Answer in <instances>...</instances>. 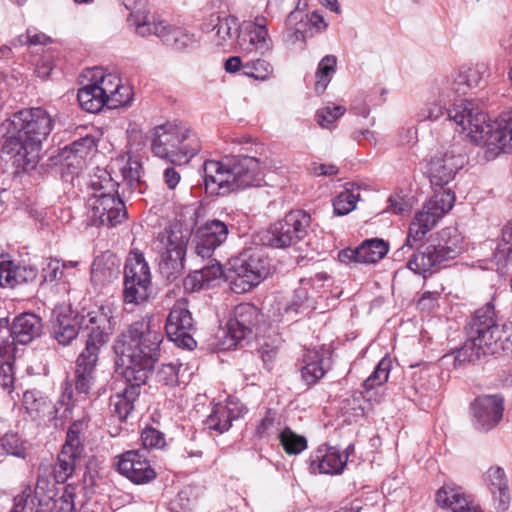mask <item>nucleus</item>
I'll return each instance as SVG.
<instances>
[{
  "instance_id": "1",
  "label": "nucleus",
  "mask_w": 512,
  "mask_h": 512,
  "mask_svg": "<svg viewBox=\"0 0 512 512\" xmlns=\"http://www.w3.org/2000/svg\"><path fill=\"white\" fill-rule=\"evenodd\" d=\"M163 339L160 324L153 316L133 322L114 340L116 371L125 381L145 384L160 357Z\"/></svg>"
},
{
  "instance_id": "2",
  "label": "nucleus",
  "mask_w": 512,
  "mask_h": 512,
  "mask_svg": "<svg viewBox=\"0 0 512 512\" xmlns=\"http://www.w3.org/2000/svg\"><path fill=\"white\" fill-rule=\"evenodd\" d=\"M53 122L50 114L41 107L15 112L1 124L3 153L10 155L18 168H34L41 144L51 133Z\"/></svg>"
},
{
  "instance_id": "3",
  "label": "nucleus",
  "mask_w": 512,
  "mask_h": 512,
  "mask_svg": "<svg viewBox=\"0 0 512 512\" xmlns=\"http://www.w3.org/2000/svg\"><path fill=\"white\" fill-rule=\"evenodd\" d=\"M206 192L224 195L230 191L261 186L263 168L251 156H230L220 161L207 160L203 164Z\"/></svg>"
},
{
  "instance_id": "4",
  "label": "nucleus",
  "mask_w": 512,
  "mask_h": 512,
  "mask_svg": "<svg viewBox=\"0 0 512 512\" xmlns=\"http://www.w3.org/2000/svg\"><path fill=\"white\" fill-rule=\"evenodd\" d=\"M449 119L471 139L496 146L505 153L512 152V110L502 113L493 124L472 101H461L449 110Z\"/></svg>"
},
{
  "instance_id": "5",
  "label": "nucleus",
  "mask_w": 512,
  "mask_h": 512,
  "mask_svg": "<svg viewBox=\"0 0 512 512\" xmlns=\"http://www.w3.org/2000/svg\"><path fill=\"white\" fill-rule=\"evenodd\" d=\"M92 194L87 200V218L91 225L115 227L127 217L117 184L106 170H98L91 178Z\"/></svg>"
},
{
  "instance_id": "6",
  "label": "nucleus",
  "mask_w": 512,
  "mask_h": 512,
  "mask_svg": "<svg viewBox=\"0 0 512 512\" xmlns=\"http://www.w3.org/2000/svg\"><path fill=\"white\" fill-rule=\"evenodd\" d=\"M151 149L155 156L172 163L188 162L201 149L195 132L184 124L165 123L152 131Z\"/></svg>"
},
{
  "instance_id": "7",
  "label": "nucleus",
  "mask_w": 512,
  "mask_h": 512,
  "mask_svg": "<svg viewBox=\"0 0 512 512\" xmlns=\"http://www.w3.org/2000/svg\"><path fill=\"white\" fill-rule=\"evenodd\" d=\"M193 226L186 228L175 223L160 233L154 242L160 274L173 282L184 274L187 244Z\"/></svg>"
},
{
  "instance_id": "8",
  "label": "nucleus",
  "mask_w": 512,
  "mask_h": 512,
  "mask_svg": "<svg viewBox=\"0 0 512 512\" xmlns=\"http://www.w3.org/2000/svg\"><path fill=\"white\" fill-rule=\"evenodd\" d=\"M123 4L131 12L129 21L135 26L138 35L142 37L155 35L178 50L195 45L196 38L193 34L182 28L171 27L164 20L151 17L145 9L146 0H123Z\"/></svg>"
},
{
  "instance_id": "9",
  "label": "nucleus",
  "mask_w": 512,
  "mask_h": 512,
  "mask_svg": "<svg viewBox=\"0 0 512 512\" xmlns=\"http://www.w3.org/2000/svg\"><path fill=\"white\" fill-rule=\"evenodd\" d=\"M270 273V260L263 248H248L232 260L227 276L234 293L242 294L257 286Z\"/></svg>"
},
{
  "instance_id": "10",
  "label": "nucleus",
  "mask_w": 512,
  "mask_h": 512,
  "mask_svg": "<svg viewBox=\"0 0 512 512\" xmlns=\"http://www.w3.org/2000/svg\"><path fill=\"white\" fill-rule=\"evenodd\" d=\"M310 223L311 216L306 211H290L265 232L262 241L273 248L293 246L307 235Z\"/></svg>"
},
{
  "instance_id": "11",
  "label": "nucleus",
  "mask_w": 512,
  "mask_h": 512,
  "mask_svg": "<svg viewBox=\"0 0 512 512\" xmlns=\"http://www.w3.org/2000/svg\"><path fill=\"white\" fill-rule=\"evenodd\" d=\"M79 327L86 337L83 352L99 356L101 348L109 341L115 328L112 307L102 305L82 315Z\"/></svg>"
},
{
  "instance_id": "12",
  "label": "nucleus",
  "mask_w": 512,
  "mask_h": 512,
  "mask_svg": "<svg viewBox=\"0 0 512 512\" xmlns=\"http://www.w3.org/2000/svg\"><path fill=\"white\" fill-rule=\"evenodd\" d=\"M466 156L459 145L441 148L430 159L428 173L433 186L443 187L451 182L464 166Z\"/></svg>"
},
{
  "instance_id": "13",
  "label": "nucleus",
  "mask_w": 512,
  "mask_h": 512,
  "mask_svg": "<svg viewBox=\"0 0 512 512\" xmlns=\"http://www.w3.org/2000/svg\"><path fill=\"white\" fill-rule=\"evenodd\" d=\"M193 326V318L187 302L184 299L176 301L168 314L165 325L168 339L178 347L193 349L196 346V341L191 335Z\"/></svg>"
},
{
  "instance_id": "14",
  "label": "nucleus",
  "mask_w": 512,
  "mask_h": 512,
  "mask_svg": "<svg viewBox=\"0 0 512 512\" xmlns=\"http://www.w3.org/2000/svg\"><path fill=\"white\" fill-rule=\"evenodd\" d=\"M502 334L503 331L496 322V313L492 302H487L474 312L469 322L468 335L498 351Z\"/></svg>"
},
{
  "instance_id": "15",
  "label": "nucleus",
  "mask_w": 512,
  "mask_h": 512,
  "mask_svg": "<svg viewBox=\"0 0 512 512\" xmlns=\"http://www.w3.org/2000/svg\"><path fill=\"white\" fill-rule=\"evenodd\" d=\"M504 397L501 394L481 395L471 403L472 423L480 432L494 429L502 420Z\"/></svg>"
},
{
  "instance_id": "16",
  "label": "nucleus",
  "mask_w": 512,
  "mask_h": 512,
  "mask_svg": "<svg viewBox=\"0 0 512 512\" xmlns=\"http://www.w3.org/2000/svg\"><path fill=\"white\" fill-rule=\"evenodd\" d=\"M42 320L33 313H23L17 316L10 328H0V346L11 348L16 342L28 344L42 333Z\"/></svg>"
},
{
  "instance_id": "17",
  "label": "nucleus",
  "mask_w": 512,
  "mask_h": 512,
  "mask_svg": "<svg viewBox=\"0 0 512 512\" xmlns=\"http://www.w3.org/2000/svg\"><path fill=\"white\" fill-rule=\"evenodd\" d=\"M262 314L251 303H241L234 308L233 316L227 323V334L231 339V345H237L243 340L257 334L258 325Z\"/></svg>"
},
{
  "instance_id": "18",
  "label": "nucleus",
  "mask_w": 512,
  "mask_h": 512,
  "mask_svg": "<svg viewBox=\"0 0 512 512\" xmlns=\"http://www.w3.org/2000/svg\"><path fill=\"white\" fill-rule=\"evenodd\" d=\"M116 467L121 475L137 485L150 483L156 478V471L140 450H129L117 456Z\"/></svg>"
},
{
  "instance_id": "19",
  "label": "nucleus",
  "mask_w": 512,
  "mask_h": 512,
  "mask_svg": "<svg viewBox=\"0 0 512 512\" xmlns=\"http://www.w3.org/2000/svg\"><path fill=\"white\" fill-rule=\"evenodd\" d=\"M435 502L440 508L451 512H484L472 494L453 482L444 483L437 490Z\"/></svg>"
},
{
  "instance_id": "20",
  "label": "nucleus",
  "mask_w": 512,
  "mask_h": 512,
  "mask_svg": "<svg viewBox=\"0 0 512 512\" xmlns=\"http://www.w3.org/2000/svg\"><path fill=\"white\" fill-rule=\"evenodd\" d=\"M440 219L441 218L436 215L434 211L427 209L424 204L422 209L415 214L410 223L405 243L394 252V259L397 261L404 260L406 254H408L424 239L426 234L437 225Z\"/></svg>"
},
{
  "instance_id": "21",
  "label": "nucleus",
  "mask_w": 512,
  "mask_h": 512,
  "mask_svg": "<svg viewBox=\"0 0 512 512\" xmlns=\"http://www.w3.org/2000/svg\"><path fill=\"white\" fill-rule=\"evenodd\" d=\"M96 354L81 352L76 360L74 392L65 389L68 399L75 402L86 400L95 382V369L98 362Z\"/></svg>"
},
{
  "instance_id": "22",
  "label": "nucleus",
  "mask_w": 512,
  "mask_h": 512,
  "mask_svg": "<svg viewBox=\"0 0 512 512\" xmlns=\"http://www.w3.org/2000/svg\"><path fill=\"white\" fill-rule=\"evenodd\" d=\"M229 234L228 226L223 221L212 219L206 221L196 232L194 243L195 254L202 259H210Z\"/></svg>"
},
{
  "instance_id": "23",
  "label": "nucleus",
  "mask_w": 512,
  "mask_h": 512,
  "mask_svg": "<svg viewBox=\"0 0 512 512\" xmlns=\"http://www.w3.org/2000/svg\"><path fill=\"white\" fill-rule=\"evenodd\" d=\"M487 67L485 64H477L474 67L461 70L451 77L439 81V95L443 98L465 95L467 91L480 84Z\"/></svg>"
},
{
  "instance_id": "24",
  "label": "nucleus",
  "mask_w": 512,
  "mask_h": 512,
  "mask_svg": "<svg viewBox=\"0 0 512 512\" xmlns=\"http://www.w3.org/2000/svg\"><path fill=\"white\" fill-rule=\"evenodd\" d=\"M483 481L492 497L497 512H506L510 507L511 494L507 475L500 466H491L483 474Z\"/></svg>"
},
{
  "instance_id": "25",
  "label": "nucleus",
  "mask_w": 512,
  "mask_h": 512,
  "mask_svg": "<svg viewBox=\"0 0 512 512\" xmlns=\"http://www.w3.org/2000/svg\"><path fill=\"white\" fill-rule=\"evenodd\" d=\"M38 270L32 265H19L5 256L0 257V286L14 288L33 282Z\"/></svg>"
},
{
  "instance_id": "26",
  "label": "nucleus",
  "mask_w": 512,
  "mask_h": 512,
  "mask_svg": "<svg viewBox=\"0 0 512 512\" xmlns=\"http://www.w3.org/2000/svg\"><path fill=\"white\" fill-rule=\"evenodd\" d=\"M119 170L122 176L121 182L117 184V191L122 189L125 194L128 191L130 194H142L145 190V183L141 180L142 165L137 158L128 157L126 160L121 158L119 161Z\"/></svg>"
},
{
  "instance_id": "27",
  "label": "nucleus",
  "mask_w": 512,
  "mask_h": 512,
  "mask_svg": "<svg viewBox=\"0 0 512 512\" xmlns=\"http://www.w3.org/2000/svg\"><path fill=\"white\" fill-rule=\"evenodd\" d=\"M326 281H329V276L326 273H317L311 278L301 279L299 287L294 291L292 302L285 308V311L299 313L306 308L315 307V297L313 294H310L309 286H314L315 283Z\"/></svg>"
},
{
  "instance_id": "28",
  "label": "nucleus",
  "mask_w": 512,
  "mask_h": 512,
  "mask_svg": "<svg viewBox=\"0 0 512 512\" xmlns=\"http://www.w3.org/2000/svg\"><path fill=\"white\" fill-rule=\"evenodd\" d=\"M346 465V458L340 452L330 447L325 451L318 450L315 455L311 457L310 467L313 471L316 469L322 474H339L343 471Z\"/></svg>"
},
{
  "instance_id": "29",
  "label": "nucleus",
  "mask_w": 512,
  "mask_h": 512,
  "mask_svg": "<svg viewBox=\"0 0 512 512\" xmlns=\"http://www.w3.org/2000/svg\"><path fill=\"white\" fill-rule=\"evenodd\" d=\"M127 387L110 397V405L113 407L114 414L120 421L127 419L134 408V402L138 398L139 388L142 384L136 381H126Z\"/></svg>"
},
{
  "instance_id": "30",
  "label": "nucleus",
  "mask_w": 512,
  "mask_h": 512,
  "mask_svg": "<svg viewBox=\"0 0 512 512\" xmlns=\"http://www.w3.org/2000/svg\"><path fill=\"white\" fill-rule=\"evenodd\" d=\"M304 366L301 368V377L304 382L311 386L324 377L327 369L328 359L323 353L317 350H308L303 357Z\"/></svg>"
},
{
  "instance_id": "31",
  "label": "nucleus",
  "mask_w": 512,
  "mask_h": 512,
  "mask_svg": "<svg viewBox=\"0 0 512 512\" xmlns=\"http://www.w3.org/2000/svg\"><path fill=\"white\" fill-rule=\"evenodd\" d=\"M443 260L436 245L421 246L407 263V267L416 274H425Z\"/></svg>"
},
{
  "instance_id": "32",
  "label": "nucleus",
  "mask_w": 512,
  "mask_h": 512,
  "mask_svg": "<svg viewBox=\"0 0 512 512\" xmlns=\"http://www.w3.org/2000/svg\"><path fill=\"white\" fill-rule=\"evenodd\" d=\"M152 281L151 271L144 254L137 248L132 249L124 266V281Z\"/></svg>"
},
{
  "instance_id": "33",
  "label": "nucleus",
  "mask_w": 512,
  "mask_h": 512,
  "mask_svg": "<svg viewBox=\"0 0 512 512\" xmlns=\"http://www.w3.org/2000/svg\"><path fill=\"white\" fill-rule=\"evenodd\" d=\"M267 18L264 16H257L253 21V28L249 30L248 37L249 43L244 48L247 52L256 51L264 54L272 47V40L267 30Z\"/></svg>"
},
{
  "instance_id": "34",
  "label": "nucleus",
  "mask_w": 512,
  "mask_h": 512,
  "mask_svg": "<svg viewBox=\"0 0 512 512\" xmlns=\"http://www.w3.org/2000/svg\"><path fill=\"white\" fill-rule=\"evenodd\" d=\"M79 321L70 314L59 313L51 325V334L61 345H68L78 335Z\"/></svg>"
},
{
  "instance_id": "35",
  "label": "nucleus",
  "mask_w": 512,
  "mask_h": 512,
  "mask_svg": "<svg viewBox=\"0 0 512 512\" xmlns=\"http://www.w3.org/2000/svg\"><path fill=\"white\" fill-rule=\"evenodd\" d=\"M441 240L443 243H439L436 246L444 261L455 258L465 249L464 238L455 227L443 229Z\"/></svg>"
},
{
  "instance_id": "36",
  "label": "nucleus",
  "mask_w": 512,
  "mask_h": 512,
  "mask_svg": "<svg viewBox=\"0 0 512 512\" xmlns=\"http://www.w3.org/2000/svg\"><path fill=\"white\" fill-rule=\"evenodd\" d=\"M239 415L240 412H234L228 405L216 404L206 419L207 428L222 434L230 429L232 421Z\"/></svg>"
},
{
  "instance_id": "37",
  "label": "nucleus",
  "mask_w": 512,
  "mask_h": 512,
  "mask_svg": "<svg viewBox=\"0 0 512 512\" xmlns=\"http://www.w3.org/2000/svg\"><path fill=\"white\" fill-rule=\"evenodd\" d=\"M104 91L93 81L92 83L80 88L77 93V99L80 106L87 112L97 113L105 105L107 106V98H104Z\"/></svg>"
},
{
  "instance_id": "38",
  "label": "nucleus",
  "mask_w": 512,
  "mask_h": 512,
  "mask_svg": "<svg viewBox=\"0 0 512 512\" xmlns=\"http://www.w3.org/2000/svg\"><path fill=\"white\" fill-rule=\"evenodd\" d=\"M495 353H497L496 349L488 347V345H484V342L468 335L466 342L456 351L455 363L462 365L466 362H472L479 359L481 355Z\"/></svg>"
},
{
  "instance_id": "39",
  "label": "nucleus",
  "mask_w": 512,
  "mask_h": 512,
  "mask_svg": "<svg viewBox=\"0 0 512 512\" xmlns=\"http://www.w3.org/2000/svg\"><path fill=\"white\" fill-rule=\"evenodd\" d=\"M388 243L379 238L367 239L358 246V263H376L387 253Z\"/></svg>"
},
{
  "instance_id": "40",
  "label": "nucleus",
  "mask_w": 512,
  "mask_h": 512,
  "mask_svg": "<svg viewBox=\"0 0 512 512\" xmlns=\"http://www.w3.org/2000/svg\"><path fill=\"white\" fill-rule=\"evenodd\" d=\"M152 281H124L123 299L127 304H141L148 300Z\"/></svg>"
},
{
  "instance_id": "41",
  "label": "nucleus",
  "mask_w": 512,
  "mask_h": 512,
  "mask_svg": "<svg viewBox=\"0 0 512 512\" xmlns=\"http://www.w3.org/2000/svg\"><path fill=\"white\" fill-rule=\"evenodd\" d=\"M28 447L17 433L9 432L0 438V456H13L25 459Z\"/></svg>"
},
{
  "instance_id": "42",
  "label": "nucleus",
  "mask_w": 512,
  "mask_h": 512,
  "mask_svg": "<svg viewBox=\"0 0 512 512\" xmlns=\"http://www.w3.org/2000/svg\"><path fill=\"white\" fill-rule=\"evenodd\" d=\"M337 58L334 55H326L321 59L315 74V91L322 94L331 81L332 74L335 72Z\"/></svg>"
},
{
  "instance_id": "43",
  "label": "nucleus",
  "mask_w": 512,
  "mask_h": 512,
  "mask_svg": "<svg viewBox=\"0 0 512 512\" xmlns=\"http://www.w3.org/2000/svg\"><path fill=\"white\" fill-rule=\"evenodd\" d=\"M436 91H437V98H438V100L435 101V102L429 103L425 108H423L419 112L418 118H419L420 121H425V120L435 121V120L439 119L443 115V113H444V110H445L447 102H450V101L454 100V103L452 105V107H453L455 104H459V103H461V101H465L464 99H461L460 101H457L456 100L457 96H450L449 98H447V97L446 98L440 97V95H439V82L436 85ZM452 107L447 109V113L448 114H449V110Z\"/></svg>"
},
{
  "instance_id": "44",
  "label": "nucleus",
  "mask_w": 512,
  "mask_h": 512,
  "mask_svg": "<svg viewBox=\"0 0 512 512\" xmlns=\"http://www.w3.org/2000/svg\"><path fill=\"white\" fill-rule=\"evenodd\" d=\"M216 31L217 45L224 46L233 35L238 34L239 23L234 16H216V23L213 26Z\"/></svg>"
},
{
  "instance_id": "45",
  "label": "nucleus",
  "mask_w": 512,
  "mask_h": 512,
  "mask_svg": "<svg viewBox=\"0 0 512 512\" xmlns=\"http://www.w3.org/2000/svg\"><path fill=\"white\" fill-rule=\"evenodd\" d=\"M455 201V195L449 189H441L436 191L434 195L425 203L426 208L432 210L442 218L449 212Z\"/></svg>"
},
{
  "instance_id": "46",
  "label": "nucleus",
  "mask_w": 512,
  "mask_h": 512,
  "mask_svg": "<svg viewBox=\"0 0 512 512\" xmlns=\"http://www.w3.org/2000/svg\"><path fill=\"white\" fill-rule=\"evenodd\" d=\"M79 455L61 451L58 455L57 463L54 467V479L57 483H64L70 476H72L76 460Z\"/></svg>"
},
{
  "instance_id": "47",
  "label": "nucleus",
  "mask_w": 512,
  "mask_h": 512,
  "mask_svg": "<svg viewBox=\"0 0 512 512\" xmlns=\"http://www.w3.org/2000/svg\"><path fill=\"white\" fill-rule=\"evenodd\" d=\"M392 367V361L389 357H383L373 373L364 381L363 388L365 391L374 389L381 386L388 381L389 373Z\"/></svg>"
},
{
  "instance_id": "48",
  "label": "nucleus",
  "mask_w": 512,
  "mask_h": 512,
  "mask_svg": "<svg viewBox=\"0 0 512 512\" xmlns=\"http://www.w3.org/2000/svg\"><path fill=\"white\" fill-rule=\"evenodd\" d=\"M279 439L284 451L289 455H297L307 448L306 438L294 433L288 427L280 432Z\"/></svg>"
},
{
  "instance_id": "49",
  "label": "nucleus",
  "mask_w": 512,
  "mask_h": 512,
  "mask_svg": "<svg viewBox=\"0 0 512 512\" xmlns=\"http://www.w3.org/2000/svg\"><path fill=\"white\" fill-rule=\"evenodd\" d=\"M346 112V108L342 105L328 103L326 106L317 110V123L325 129H333L335 122Z\"/></svg>"
},
{
  "instance_id": "50",
  "label": "nucleus",
  "mask_w": 512,
  "mask_h": 512,
  "mask_svg": "<svg viewBox=\"0 0 512 512\" xmlns=\"http://www.w3.org/2000/svg\"><path fill=\"white\" fill-rule=\"evenodd\" d=\"M11 349L0 346V386L11 390L14 385L13 361L10 355Z\"/></svg>"
},
{
  "instance_id": "51",
  "label": "nucleus",
  "mask_w": 512,
  "mask_h": 512,
  "mask_svg": "<svg viewBox=\"0 0 512 512\" xmlns=\"http://www.w3.org/2000/svg\"><path fill=\"white\" fill-rule=\"evenodd\" d=\"M243 74L247 77L254 78L256 80L265 81L268 80L272 73V65L262 59L249 61L242 66Z\"/></svg>"
},
{
  "instance_id": "52",
  "label": "nucleus",
  "mask_w": 512,
  "mask_h": 512,
  "mask_svg": "<svg viewBox=\"0 0 512 512\" xmlns=\"http://www.w3.org/2000/svg\"><path fill=\"white\" fill-rule=\"evenodd\" d=\"M46 480L38 476L36 486L32 489V495L28 499L27 505H31V509L35 512H44L48 507L51 496L45 494Z\"/></svg>"
},
{
  "instance_id": "53",
  "label": "nucleus",
  "mask_w": 512,
  "mask_h": 512,
  "mask_svg": "<svg viewBox=\"0 0 512 512\" xmlns=\"http://www.w3.org/2000/svg\"><path fill=\"white\" fill-rule=\"evenodd\" d=\"M358 200L359 193L355 194L348 189L340 192L333 200L334 214L337 216L347 215L356 208Z\"/></svg>"
},
{
  "instance_id": "54",
  "label": "nucleus",
  "mask_w": 512,
  "mask_h": 512,
  "mask_svg": "<svg viewBox=\"0 0 512 512\" xmlns=\"http://www.w3.org/2000/svg\"><path fill=\"white\" fill-rule=\"evenodd\" d=\"M82 426V422L72 423V425L69 427L67 431L66 441L61 451H66L68 453H73L80 456L82 452L80 441V431L82 429Z\"/></svg>"
},
{
  "instance_id": "55",
  "label": "nucleus",
  "mask_w": 512,
  "mask_h": 512,
  "mask_svg": "<svg viewBox=\"0 0 512 512\" xmlns=\"http://www.w3.org/2000/svg\"><path fill=\"white\" fill-rule=\"evenodd\" d=\"M512 253V220L508 222L503 230L501 242L497 245L495 259L497 263L505 262Z\"/></svg>"
},
{
  "instance_id": "56",
  "label": "nucleus",
  "mask_w": 512,
  "mask_h": 512,
  "mask_svg": "<svg viewBox=\"0 0 512 512\" xmlns=\"http://www.w3.org/2000/svg\"><path fill=\"white\" fill-rule=\"evenodd\" d=\"M133 98V89L128 84H123L122 81L119 83V87L107 100V106L111 109L118 108L120 106L128 105Z\"/></svg>"
},
{
  "instance_id": "57",
  "label": "nucleus",
  "mask_w": 512,
  "mask_h": 512,
  "mask_svg": "<svg viewBox=\"0 0 512 512\" xmlns=\"http://www.w3.org/2000/svg\"><path fill=\"white\" fill-rule=\"evenodd\" d=\"M199 270L201 274H203L206 287L208 288L218 285L223 277L227 278L222 265L215 259L211 260V264L206 265Z\"/></svg>"
},
{
  "instance_id": "58",
  "label": "nucleus",
  "mask_w": 512,
  "mask_h": 512,
  "mask_svg": "<svg viewBox=\"0 0 512 512\" xmlns=\"http://www.w3.org/2000/svg\"><path fill=\"white\" fill-rule=\"evenodd\" d=\"M180 368L179 364H162L156 372L157 381L167 386H175L179 384Z\"/></svg>"
},
{
  "instance_id": "59",
  "label": "nucleus",
  "mask_w": 512,
  "mask_h": 512,
  "mask_svg": "<svg viewBox=\"0 0 512 512\" xmlns=\"http://www.w3.org/2000/svg\"><path fill=\"white\" fill-rule=\"evenodd\" d=\"M96 150L95 138L91 135L75 140L70 145V151L76 158L84 160L90 153Z\"/></svg>"
},
{
  "instance_id": "60",
  "label": "nucleus",
  "mask_w": 512,
  "mask_h": 512,
  "mask_svg": "<svg viewBox=\"0 0 512 512\" xmlns=\"http://www.w3.org/2000/svg\"><path fill=\"white\" fill-rule=\"evenodd\" d=\"M94 82L99 87V89L104 91L102 94L104 98H107L108 100L117 89V87H119L121 79L117 74L114 73H101L99 77L94 75Z\"/></svg>"
},
{
  "instance_id": "61",
  "label": "nucleus",
  "mask_w": 512,
  "mask_h": 512,
  "mask_svg": "<svg viewBox=\"0 0 512 512\" xmlns=\"http://www.w3.org/2000/svg\"><path fill=\"white\" fill-rule=\"evenodd\" d=\"M303 13L294 10L289 13L286 19V26L288 30V37L292 43L304 40V33L300 27H297L298 23L303 21Z\"/></svg>"
},
{
  "instance_id": "62",
  "label": "nucleus",
  "mask_w": 512,
  "mask_h": 512,
  "mask_svg": "<svg viewBox=\"0 0 512 512\" xmlns=\"http://www.w3.org/2000/svg\"><path fill=\"white\" fill-rule=\"evenodd\" d=\"M116 271L110 267H105L101 260H96L92 264L91 278L96 284L104 285L110 282L115 276Z\"/></svg>"
},
{
  "instance_id": "63",
  "label": "nucleus",
  "mask_w": 512,
  "mask_h": 512,
  "mask_svg": "<svg viewBox=\"0 0 512 512\" xmlns=\"http://www.w3.org/2000/svg\"><path fill=\"white\" fill-rule=\"evenodd\" d=\"M141 441H142V445L146 449H148V448L149 449H153V448L160 449L165 446L164 434L162 432H160L159 430L152 428V427L145 428L142 431Z\"/></svg>"
},
{
  "instance_id": "64",
  "label": "nucleus",
  "mask_w": 512,
  "mask_h": 512,
  "mask_svg": "<svg viewBox=\"0 0 512 512\" xmlns=\"http://www.w3.org/2000/svg\"><path fill=\"white\" fill-rule=\"evenodd\" d=\"M279 424L277 422V414L275 411L268 409L266 411L265 416L260 421L259 425L256 427L255 435L262 439L266 436H269L276 429V425Z\"/></svg>"
}]
</instances>
